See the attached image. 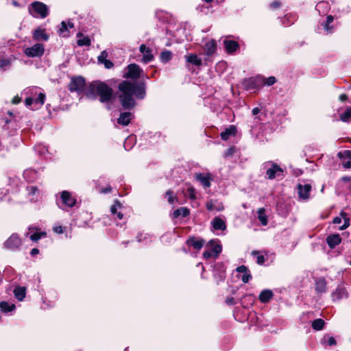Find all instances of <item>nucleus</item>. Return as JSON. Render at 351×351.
<instances>
[{
  "instance_id": "nucleus-1",
  "label": "nucleus",
  "mask_w": 351,
  "mask_h": 351,
  "mask_svg": "<svg viewBox=\"0 0 351 351\" xmlns=\"http://www.w3.org/2000/svg\"><path fill=\"white\" fill-rule=\"evenodd\" d=\"M119 90L121 104L125 109L132 108L135 106L134 95L138 99H143L145 96V86L143 83L132 84L123 81L119 85Z\"/></svg>"
},
{
  "instance_id": "nucleus-2",
  "label": "nucleus",
  "mask_w": 351,
  "mask_h": 351,
  "mask_svg": "<svg viewBox=\"0 0 351 351\" xmlns=\"http://www.w3.org/2000/svg\"><path fill=\"white\" fill-rule=\"evenodd\" d=\"M86 96L92 100L96 99L99 96L101 103H107L112 97V90L104 82H94L89 86Z\"/></svg>"
},
{
  "instance_id": "nucleus-3",
  "label": "nucleus",
  "mask_w": 351,
  "mask_h": 351,
  "mask_svg": "<svg viewBox=\"0 0 351 351\" xmlns=\"http://www.w3.org/2000/svg\"><path fill=\"white\" fill-rule=\"evenodd\" d=\"M23 93L27 96L25 105L31 106L32 104L37 106L36 108H40L45 103V94L40 91L38 87H30L24 90Z\"/></svg>"
},
{
  "instance_id": "nucleus-4",
  "label": "nucleus",
  "mask_w": 351,
  "mask_h": 351,
  "mask_svg": "<svg viewBox=\"0 0 351 351\" xmlns=\"http://www.w3.org/2000/svg\"><path fill=\"white\" fill-rule=\"evenodd\" d=\"M29 12L34 17L43 19L48 15V8L42 2L35 1L29 6Z\"/></svg>"
},
{
  "instance_id": "nucleus-5",
  "label": "nucleus",
  "mask_w": 351,
  "mask_h": 351,
  "mask_svg": "<svg viewBox=\"0 0 351 351\" xmlns=\"http://www.w3.org/2000/svg\"><path fill=\"white\" fill-rule=\"evenodd\" d=\"M263 77L261 76H256L245 79L242 84L246 90H255L263 86Z\"/></svg>"
},
{
  "instance_id": "nucleus-6",
  "label": "nucleus",
  "mask_w": 351,
  "mask_h": 351,
  "mask_svg": "<svg viewBox=\"0 0 351 351\" xmlns=\"http://www.w3.org/2000/svg\"><path fill=\"white\" fill-rule=\"evenodd\" d=\"M267 167L266 175L270 180L282 175L283 170L275 163L267 162L265 164Z\"/></svg>"
},
{
  "instance_id": "nucleus-7",
  "label": "nucleus",
  "mask_w": 351,
  "mask_h": 351,
  "mask_svg": "<svg viewBox=\"0 0 351 351\" xmlns=\"http://www.w3.org/2000/svg\"><path fill=\"white\" fill-rule=\"evenodd\" d=\"M45 49L43 44L37 43L31 47H27L24 50L25 54L27 57H40L44 53Z\"/></svg>"
},
{
  "instance_id": "nucleus-8",
  "label": "nucleus",
  "mask_w": 351,
  "mask_h": 351,
  "mask_svg": "<svg viewBox=\"0 0 351 351\" xmlns=\"http://www.w3.org/2000/svg\"><path fill=\"white\" fill-rule=\"evenodd\" d=\"M85 86V80L82 77H76L71 79L69 84V90L71 92H82Z\"/></svg>"
},
{
  "instance_id": "nucleus-9",
  "label": "nucleus",
  "mask_w": 351,
  "mask_h": 351,
  "mask_svg": "<svg viewBox=\"0 0 351 351\" xmlns=\"http://www.w3.org/2000/svg\"><path fill=\"white\" fill-rule=\"evenodd\" d=\"M143 70L136 64H130L128 66V73L124 75V77L131 78L134 80L138 79Z\"/></svg>"
},
{
  "instance_id": "nucleus-10",
  "label": "nucleus",
  "mask_w": 351,
  "mask_h": 351,
  "mask_svg": "<svg viewBox=\"0 0 351 351\" xmlns=\"http://www.w3.org/2000/svg\"><path fill=\"white\" fill-rule=\"evenodd\" d=\"M195 178L200 182L204 188L207 189L211 185L210 182L213 180V176L210 173H196L195 174Z\"/></svg>"
},
{
  "instance_id": "nucleus-11",
  "label": "nucleus",
  "mask_w": 351,
  "mask_h": 351,
  "mask_svg": "<svg viewBox=\"0 0 351 351\" xmlns=\"http://www.w3.org/2000/svg\"><path fill=\"white\" fill-rule=\"evenodd\" d=\"M4 245L8 249L15 250L21 245V241L17 234H12L5 242Z\"/></svg>"
},
{
  "instance_id": "nucleus-12",
  "label": "nucleus",
  "mask_w": 351,
  "mask_h": 351,
  "mask_svg": "<svg viewBox=\"0 0 351 351\" xmlns=\"http://www.w3.org/2000/svg\"><path fill=\"white\" fill-rule=\"evenodd\" d=\"M311 191V186L308 184L304 185L299 184L298 185V191L300 199L302 200H307L310 197V192Z\"/></svg>"
},
{
  "instance_id": "nucleus-13",
  "label": "nucleus",
  "mask_w": 351,
  "mask_h": 351,
  "mask_svg": "<svg viewBox=\"0 0 351 351\" xmlns=\"http://www.w3.org/2000/svg\"><path fill=\"white\" fill-rule=\"evenodd\" d=\"M61 200L62 203L67 207L71 208L75 206L76 203V199L73 197L71 193L66 191H64L61 193Z\"/></svg>"
},
{
  "instance_id": "nucleus-14",
  "label": "nucleus",
  "mask_w": 351,
  "mask_h": 351,
  "mask_svg": "<svg viewBox=\"0 0 351 351\" xmlns=\"http://www.w3.org/2000/svg\"><path fill=\"white\" fill-rule=\"evenodd\" d=\"M140 51L143 53L142 61L144 63L149 62L154 59L151 49L147 47L145 45L143 44L140 46Z\"/></svg>"
},
{
  "instance_id": "nucleus-15",
  "label": "nucleus",
  "mask_w": 351,
  "mask_h": 351,
  "mask_svg": "<svg viewBox=\"0 0 351 351\" xmlns=\"http://www.w3.org/2000/svg\"><path fill=\"white\" fill-rule=\"evenodd\" d=\"M348 297V293L343 287L339 286L332 294V298L335 300H339Z\"/></svg>"
},
{
  "instance_id": "nucleus-16",
  "label": "nucleus",
  "mask_w": 351,
  "mask_h": 351,
  "mask_svg": "<svg viewBox=\"0 0 351 351\" xmlns=\"http://www.w3.org/2000/svg\"><path fill=\"white\" fill-rule=\"evenodd\" d=\"M132 119V114L131 112H125L120 114L117 119V123L123 126H126L130 124Z\"/></svg>"
},
{
  "instance_id": "nucleus-17",
  "label": "nucleus",
  "mask_w": 351,
  "mask_h": 351,
  "mask_svg": "<svg viewBox=\"0 0 351 351\" xmlns=\"http://www.w3.org/2000/svg\"><path fill=\"white\" fill-rule=\"evenodd\" d=\"M212 227L214 230H225L226 229V224L223 219L220 217H215L211 221Z\"/></svg>"
},
{
  "instance_id": "nucleus-18",
  "label": "nucleus",
  "mask_w": 351,
  "mask_h": 351,
  "mask_svg": "<svg viewBox=\"0 0 351 351\" xmlns=\"http://www.w3.org/2000/svg\"><path fill=\"white\" fill-rule=\"evenodd\" d=\"M208 245L210 247V251L214 254V257H217L222 250L221 245L219 243V241L211 240L209 241Z\"/></svg>"
},
{
  "instance_id": "nucleus-19",
  "label": "nucleus",
  "mask_w": 351,
  "mask_h": 351,
  "mask_svg": "<svg viewBox=\"0 0 351 351\" xmlns=\"http://www.w3.org/2000/svg\"><path fill=\"white\" fill-rule=\"evenodd\" d=\"M327 243L329 245L330 248H334L335 246L339 245L341 241V239L338 234H331L327 237Z\"/></svg>"
},
{
  "instance_id": "nucleus-20",
  "label": "nucleus",
  "mask_w": 351,
  "mask_h": 351,
  "mask_svg": "<svg viewBox=\"0 0 351 351\" xmlns=\"http://www.w3.org/2000/svg\"><path fill=\"white\" fill-rule=\"evenodd\" d=\"M338 156L339 158H347L348 161L343 162V166L346 169H350L351 167V151L350 150H345L343 152H339Z\"/></svg>"
},
{
  "instance_id": "nucleus-21",
  "label": "nucleus",
  "mask_w": 351,
  "mask_h": 351,
  "mask_svg": "<svg viewBox=\"0 0 351 351\" xmlns=\"http://www.w3.org/2000/svg\"><path fill=\"white\" fill-rule=\"evenodd\" d=\"M28 195L29 197V199L32 202H36L39 197L40 192L36 186H32L27 187Z\"/></svg>"
},
{
  "instance_id": "nucleus-22",
  "label": "nucleus",
  "mask_w": 351,
  "mask_h": 351,
  "mask_svg": "<svg viewBox=\"0 0 351 351\" xmlns=\"http://www.w3.org/2000/svg\"><path fill=\"white\" fill-rule=\"evenodd\" d=\"M237 133V128L234 125H230L225 131L221 133V138L223 140H228L230 136H234Z\"/></svg>"
},
{
  "instance_id": "nucleus-23",
  "label": "nucleus",
  "mask_w": 351,
  "mask_h": 351,
  "mask_svg": "<svg viewBox=\"0 0 351 351\" xmlns=\"http://www.w3.org/2000/svg\"><path fill=\"white\" fill-rule=\"evenodd\" d=\"M206 207L210 211L214 210H216L217 211H221L223 210V206L222 205V204L217 203L212 199L206 202Z\"/></svg>"
},
{
  "instance_id": "nucleus-24",
  "label": "nucleus",
  "mask_w": 351,
  "mask_h": 351,
  "mask_svg": "<svg viewBox=\"0 0 351 351\" xmlns=\"http://www.w3.org/2000/svg\"><path fill=\"white\" fill-rule=\"evenodd\" d=\"M224 45L228 53H233L239 47L238 43L234 40H225Z\"/></svg>"
},
{
  "instance_id": "nucleus-25",
  "label": "nucleus",
  "mask_w": 351,
  "mask_h": 351,
  "mask_svg": "<svg viewBox=\"0 0 351 351\" xmlns=\"http://www.w3.org/2000/svg\"><path fill=\"white\" fill-rule=\"evenodd\" d=\"M217 45L214 40H210L205 44L204 51L208 56H210L216 51Z\"/></svg>"
},
{
  "instance_id": "nucleus-26",
  "label": "nucleus",
  "mask_w": 351,
  "mask_h": 351,
  "mask_svg": "<svg viewBox=\"0 0 351 351\" xmlns=\"http://www.w3.org/2000/svg\"><path fill=\"white\" fill-rule=\"evenodd\" d=\"M187 244L190 246H193L195 250H200L204 244V241L203 239L190 238L187 240Z\"/></svg>"
},
{
  "instance_id": "nucleus-27",
  "label": "nucleus",
  "mask_w": 351,
  "mask_h": 351,
  "mask_svg": "<svg viewBox=\"0 0 351 351\" xmlns=\"http://www.w3.org/2000/svg\"><path fill=\"white\" fill-rule=\"evenodd\" d=\"M121 204L119 202L115 201L114 204L111 206L110 211L112 215H117V217L118 219H122L123 217V215L121 212H117V210L121 208Z\"/></svg>"
},
{
  "instance_id": "nucleus-28",
  "label": "nucleus",
  "mask_w": 351,
  "mask_h": 351,
  "mask_svg": "<svg viewBox=\"0 0 351 351\" xmlns=\"http://www.w3.org/2000/svg\"><path fill=\"white\" fill-rule=\"evenodd\" d=\"M25 291L26 289L23 287H17L14 290V294L15 298L19 300L22 301L25 297Z\"/></svg>"
},
{
  "instance_id": "nucleus-29",
  "label": "nucleus",
  "mask_w": 351,
  "mask_h": 351,
  "mask_svg": "<svg viewBox=\"0 0 351 351\" xmlns=\"http://www.w3.org/2000/svg\"><path fill=\"white\" fill-rule=\"evenodd\" d=\"M34 39L36 40H47L49 36L45 34L43 29H36L34 31L33 34Z\"/></svg>"
},
{
  "instance_id": "nucleus-30",
  "label": "nucleus",
  "mask_w": 351,
  "mask_h": 351,
  "mask_svg": "<svg viewBox=\"0 0 351 351\" xmlns=\"http://www.w3.org/2000/svg\"><path fill=\"white\" fill-rule=\"evenodd\" d=\"M273 296L272 291L268 289L263 291L259 295V300L262 302H267Z\"/></svg>"
},
{
  "instance_id": "nucleus-31",
  "label": "nucleus",
  "mask_w": 351,
  "mask_h": 351,
  "mask_svg": "<svg viewBox=\"0 0 351 351\" xmlns=\"http://www.w3.org/2000/svg\"><path fill=\"white\" fill-rule=\"evenodd\" d=\"M190 213L189 210L186 207H181L178 209H176L174 210L173 213V216L174 218H177L180 216H182V217H185L188 216Z\"/></svg>"
},
{
  "instance_id": "nucleus-32",
  "label": "nucleus",
  "mask_w": 351,
  "mask_h": 351,
  "mask_svg": "<svg viewBox=\"0 0 351 351\" xmlns=\"http://www.w3.org/2000/svg\"><path fill=\"white\" fill-rule=\"evenodd\" d=\"M185 58L188 62L194 65L200 66L202 64V60L195 54H189L186 56Z\"/></svg>"
},
{
  "instance_id": "nucleus-33",
  "label": "nucleus",
  "mask_w": 351,
  "mask_h": 351,
  "mask_svg": "<svg viewBox=\"0 0 351 351\" xmlns=\"http://www.w3.org/2000/svg\"><path fill=\"white\" fill-rule=\"evenodd\" d=\"M258 219L261 221L263 226L267 224V216L265 214V210L264 208H261L257 210Z\"/></svg>"
},
{
  "instance_id": "nucleus-34",
  "label": "nucleus",
  "mask_w": 351,
  "mask_h": 351,
  "mask_svg": "<svg viewBox=\"0 0 351 351\" xmlns=\"http://www.w3.org/2000/svg\"><path fill=\"white\" fill-rule=\"evenodd\" d=\"M333 16L331 15H328L326 18V22L324 23H322V25L324 26V29L327 34L331 33L333 29V27L330 26V23L333 22Z\"/></svg>"
},
{
  "instance_id": "nucleus-35",
  "label": "nucleus",
  "mask_w": 351,
  "mask_h": 351,
  "mask_svg": "<svg viewBox=\"0 0 351 351\" xmlns=\"http://www.w3.org/2000/svg\"><path fill=\"white\" fill-rule=\"evenodd\" d=\"M315 290L318 293H324L326 291V282L324 279H319L315 283Z\"/></svg>"
},
{
  "instance_id": "nucleus-36",
  "label": "nucleus",
  "mask_w": 351,
  "mask_h": 351,
  "mask_svg": "<svg viewBox=\"0 0 351 351\" xmlns=\"http://www.w3.org/2000/svg\"><path fill=\"white\" fill-rule=\"evenodd\" d=\"M77 36L79 38L77 40V45L79 46H89L90 45V40L86 36H83L81 33H78Z\"/></svg>"
},
{
  "instance_id": "nucleus-37",
  "label": "nucleus",
  "mask_w": 351,
  "mask_h": 351,
  "mask_svg": "<svg viewBox=\"0 0 351 351\" xmlns=\"http://www.w3.org/2000/svg\"><path fill=\"white\" fill-rule=\"evenodd\" d=\"M324 326V321L322 319H317L312 323V327L315 330H320Z\"/></svg>"
},
{
  "instance_id": "nucleus-38",
  "label": "nucleus",
  "mask_w": 351,
  "mask_h": 351,
  "mask_svg": "<svg viewBox=\"0 0 351 351\" xmlns=\"http://www.w3.org/2000/svg\"><path fill=\"white\" fill-rule=\"evenodd\" d=\"M0 307L1 310L4 312H11L15 308V306L14 304H10L6 302H1L0 303Z\"/></svg>"
},
{
  "instance_id": "nucleus-39",
  "label": "nucleus",
  "mask_w": 351,
  "mask_h": 351,
  "mask_svg": "<svg viewBox=\"0 0 351 351\" xmlns=\"http://www.w3.org/2000/svg\"><path fill=\"white\" fill-rule=\"evenodd\" d=\"M351 119V107L348 108L346 111L340 115V119L343 122H347Z\"/></svg>"
},
{
  "instance_id": "nucleus-40",
  "label": "nucleus",
  "mask_w": 351,
  "mask_h": 351,
  "mask_svg": "<svg viewBox=\"0 0 351 351\" xmlns=\"http://www.w3.org/2000/svg\"><path fill=\"white\" fill-rule=\"evenodd\" d=\"M172 55L169 51H165L161 53L160 59L163 62H167L171 59Z\"/></svg>"
},
{
  "instance_id": "nucleus-41",
  "label": "nucleus",
  "mask_w": 351,
  "mask_h": 351,
  "mask_svg": "<svg viewBox=\"0 0 351 351\" xmlns=\"http://www.w3.org/2000/svg\"><path fill=\"white\" fill-rule=\"evenodd\" d=\"M11 58L0 59V69H6L11 65Z\"/></svg>"
},
{
  "instance_id": "nucleus-42",
  "label": "nucleus",
  "mask_w": 351,
  "mask_h": 351,
  "mask_svg": "<svg viewBox=\"0 0 351 351\" xmlns=\"http://www.w3.org/2000/svg\"><path fill=\"white\" fill-rule=\"evenodd\" d=\"M46 236V233L44 232H34L29 236V238L33 241H38L42 237Z\"/></svg>"
},
{
  "instance_id": "nucleus-43",
  "label": "nucleus",
  "mask_w": 351,
  "mask_h": 351,
  "mask_svg": "<svg viewBox=\"0 0 351 351\" xmlns=\"http://www.w3.org/2000/svg\"><path fill=\"white\" fill-rule=\"evenodd\" d=\"M252 254L253 256H256V263L258 265H263L265 263V256L263 255L260 254L255 251L252 252Z\"/></svg>"
},
{
  "instance_id": "nucleus-44",
  "label": "nucleus",
  "mask_w": 351,
  "mask_h": 351,
  "mask_svg": "<svg viewBox=\"0 0 351 351\" xmlns=\"http://www.w3.org/2000/svg\"><path fill=\"white\" fill-rule=\"evenodd\" d=\"M341 215L342 216V217H343V219H344V223H343V225L339 228V229H340V230H344V229L347 228L349 226V225H350V222H349V221H350V219H349V218H348V217H346V214L345 213H343V212H342V213H341Z\"/></svg>"
},
{
  "instance_id": "nucleus-45",
  "label": "nucleus",
  "mask_w": 351,
  "mask_h": 351,
  "mask_svg": "<svg viewBox=\"0 0 351 351\" xmlns=\"http://www.w3.org/2000/svg\"><path fill=\"white\" fill-rule=\"evenodd\" d=\"M165 195L166 197H167L168 202L170 204H172L174 202V200L177 199V197L174 195L172 191H167Z\"/></svg>"
},
{
  "instance_id": "nucleus-46",
  "label": "nucleus",
  "mask_w": 351,
  "mask_h": 351,
  "mask_svg": "<svg viewBox=\"0 0 351 351\" xmlns=\"http://www.w3.org/2000/svg\"><path fill=\"white\" fill-rule=\"evenodd\" d=\"M187 195L190 199H195L196 198L195 190L193 186H189L187 189Z\"/></svg>"
},
{
  "instance_id": "nucleus-47",
  "label": "nucleus",
  "mask_w": 351,
  "mask_h": 351,
  "mask_svg": "<svg viewBox=\"0 0 351 351\" xmlns=\"http://www.w3.org/2000/svg\"><path fill=\"white\" fill-rule=\"evenodd\" d=\"M108 53L106 51H103L101 52L100 55L98 56V62L101 64H103L107 60Z\"/></svg>"
},
{
  "instance_id": "nucleus-48",
  "label": "nucleus",
  "mask_w": 351,
  "mask_h": 351,
  "mask_svg": "<svg viewBox=\"0 0 351 351\" xmlns=\"http://www.w3.org/2000/svg\"><path fill=\"white\" fill-rule=\"evenodd\" d=\"M68 30L67 23L64 21L61 23V27L60 28V34L63 36H66L67 35L64 34L65 32Z\"/></svg>"
},
{
  "instance_id": "nucleus-49",
  "label": "nucleus",
  "mask_w": 351,
  "mask_h": 351,
  "mask_svg": "<svg viewBox=\"0 0 351 351\" xmlns=\"http://www.w3.org/2000/svg\"><path fill=\"white\" fill-rule=\"evenodd\" d=\"M276 82V78L274 77H269L267 79L263 78V84L271 86L273 85Z\"/></svg>"
},
{
  "instance_id": "nucleus-50",
  "label": "nucleus",
  "mask_w": 351,
  "mask_h": 351,
  "mask_svg": "<svg viewBox=\"0 0 351 351\" xmlns=\"http://www.w3.org/2000/svg\"><path fill=\"white\" fill-rule=\"evenodd\" d=\"M324 341H326L330 346L336 345V341L332 337H324Z\"/></svg>"
},
{
  "instance_id": "nucleus-51",
  "label": "nucleus",
  "mask_w": 351,
  "mask_h": 351,
  "mask_svg": "<svg viewBox=\"0 0 351 351\" xmlns=\"http://www.w3.org/2000/svg\"><path fill=\"white\" fill-rule=\"evenodd\" d=\"M252 278V276L251 274L249 273V271H246V273H244L243 275L242 276V281L244 283H247L249 282V280Z\"/></svg>"
},
{
  "instance_id": "nucleus-52",
  "label": "nucleus",
  "mask_w": 351,
  "mask_h": 351,
  "mask_svg": "<svg viewBox=\"0 0 351 351\" xmlns=\"http://www.w3.org/2000/svg\"><path fill=\"white\" fill-rule=\"evenodd\" d=\"M30 174H34H34H36V172H35L34 171H33V170H25V171H24V173H23L24 177H25V178L28 181H30V180H31L30 178H29V175H30Z\"/></svg>"
},
{
  "instance_id": "nucleus-53",
  "label": "nucleus",
  "mask_w": 351,
  "mask_h": 351,
  "mask_svg": "<svg viewBox=\"0 0 351 351\" xmlns=\"http://www.w3.org/2000/svg\"><path fill=\"white\" fill-rule=\"evenodd\" d=\"M236 270L237 272L243 273V274L246 273V271H248L247 267H245V265H241V266L238 267L236 269Z\"/></svg>"
},
{
  "instance_id": "nucleus-54",
  "label": "nucleus",
  "mask_w": 351,
  "mask_h": 351,
  "mask_svg": "<svg viewBox=\"0 0 351 351\" xmlns=\"http://www.w3.org/2000/svg\"><path fill=\"white\" fill-rule=\"evenodd\" d=\"M103 64L106 69H111L113 66V63L110 60H106L104 62H103Z\"/></svg>"
},
{
  "instance_id": "nucleus-55",
  "label": "nucleus",
  "mask_w": 351,
  "mask_h": 351,
  "mask_svg": "<svg viewBox=\"0 0 351 351\" xmlns=\"http://www.w3.org/2000/svg\"><path fill=\"white\" fill-rule=\"evenodd\" d=\"M53 230L54 232L58 234H62L63 232V228L60 226L53 227Z\"/></svg>"
},
{
  "instance_id": "nucleus-56",
  "label": "nucleus",
  "mask_w": 351,
  "mask_h": 351,
  "mask_svg": "<svg viewBox=\"0 0 351 351\" xmlns=\"http://www.w3.org/2000/svg\"><path fill=\"white\" fill-rule=\"evenodd\" d=\"M147 234H143V233H141L138 237H137V239H138V242H142L145 240H146L147 238Z\"/></svg>"
},
{
  "instance_id": "nucleus-57",
  "label": "nucleus",
  "mask_w": 351,
  "mask_h": 351,
  "mask_svg": "<svg viewBox=\"0 0 351 351\" xmlns=\"http://www.w3.org/2000/svg\"><path fill=\"white\" fill-rule=\"evenodd\" d=\"M203 256L205 258H209L211 256H214V254L212 253L211 251H206L204 252Z\"/></svg>"
},
{
  "instance_id": "nucleus-58",
  "label": "nucleus",
  "mask_w": 351,
  "mask_h": 351,
  "mask_svg": "<svg viewBox=\"0 0 351 351\" xmlns=\"http://www.w3.org/2000/svg\"><path fill=\"white\" fill-rule=\"evenodd\" d=\"M20 101L21 97H19L18 95L15 96L12 101L13 104H18L19 103H20Z\"/></svg>"
},
{
  "instance_id": "nucleus-59",
  "label": "nucleus",
  "mask_w": 351,
  "mask_h": 351,
  "mask_svg": "<svg viewBox=\"0 0 351 351\" xmlns=\"http://www.w3.org/2000/svg\"><path fill=\"white\" fill-rule=\"evenodd\" d=\"M226 303L229 305L234 304V299L233 298H228L226 300Z\"/></svg>"
},
{
  "instance_id": "nucleus-60",
  "label": "nucleus",
  "mask_w": 351,
  "mask_h": 351,
  "mask_svg": "<svg viewBox=\"0 0 351 351\" xmlns=\"http://www.w3.org/2000/svg\"><path fill=\"white\" fill-rule=\"evenodd\" d=\"M342 180L346 182L349 184V187L351 189V178L350 177H343Z\"/></svg>"
},
{
  "instance_id": "nucleus-61",
  "label": "nucleus",
  "mask_w": 351,
  "mask_h": 351,
  "mask_svg": "<svg viewBox=\"0 0 351 351\" xmlns=\"http://www.w3.org/2000/svg\"><path fill=\"white\" fill-rule=\"evenodd\" d=\"M341 218L340 217H336L333 219V223L334 224H339V223H341Z\"/></svg>"
},
{
  "instance_id": "nucleus-62",
  "label": "nucleus",
  "mask_w": 351,
  "mask_h": 351,
  "mask_svg": "<svg viewBox=\"0 0 351 351\" xmlns=\"http://www.w3.org/2000/svg\"><path fill=\"white\" fill-rule=\"evenodd\" d=\"M252 114L256 115L260 112V109L258 108H254L252 109Z\"/></svg>"
},
{
  "instance_id": "nucleus-63",
  "label": "nucleus",
  "mask_w": 351,
  "mask_h": 351,
  "mask_svg": "<svg viewBox=\"0 0 351 351\" xmlns=\"http://www.w3.org/2000/svg\"><path fill=\"white\" fill-rule=\"evenodd\" d=\"M39 251L37 248H33L32 250H31V252L30 254L32 255V256H34L37 254H38Z\"/></svg>"
},
{
  "instance_id": "nucleus-64",
  "label": "nucleus",
  "mask_w": 351,
  "mask_h": 351,
  "mask_svg": "<svg viewBox=\"0 0 351 351\" xmlns=\"http://www.w3.org/2000/svg\"><path fill=\"white\" fill-rule=\"evenodd\" d=\"M280 3L278 1H274L271 3V6L276 8L280 6Z\"/></svg>"
}]
</instances>
